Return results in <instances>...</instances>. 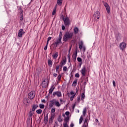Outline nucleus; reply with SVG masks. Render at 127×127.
Returning <instances> with one entry per match:
<instances>
[{
  "label": "nucleus",
  "instance_id": "49",
  "mask_svg": "<svg viewBox=\"0 0 127 127\" xmlns=\"http://www.w3.org/2000/svg\"><path fill=\"white\" fill-rule=\"evenodd\" d=\"M47 46H48V44H47V43L46 46L44 48L45 50H47Z\"/></svg>",
  "mask_w": 127,
  "mask_h": 127
},
{
  "label": "nucleus",
  "instance_id": "9",
  "mask_svg": "<svg viewBox=\"0 0 127 127\" xmlns=\"http://www.w3.org/2000/svg\"><path fill=\"white\" fill-rule=\"evenodd\" d=\"M50 102V103L49 105V108L50 109H51V108H52L53 106H54V104H55V103L56 102V99H54L51 100Z\"/></svg>",
  "mask_w": 127,
  "mask_h": 127
},
{
  "label": "nucleus",
  "instance_id": "51",
  "mask_svg": "<svg viewBox=\"0 0 127 127\" xmlns=\"http://www.w3.org/2000/svg\"><path fill=\"white\" fill-rule=\"evenodd\" d=\"M42 103H44V104H45V103H46V101H45V100L43 99L42 100Z\"/></svg>",
  "mask_w": 127,
  "mask_h": 127
},
{
  "label": "nucleus",
  "instance_id": "3",
  "mask_svg": "<svg viewBox=\"0 0 127 127\" xmlns=\"http://www.w3.org/2000/svg\"><path fill=\"white\" fill-rule=\"evenodd\" d=\"M78 92H79V90H78L77 89H76V93H75L73 91H71L69 93H68L67 95H68V97H69V96H70V95H72L70 98V100L73 101V100H74V98L75 96H76V94L77 93L78 94Z\"/></svg>",
  "mask_w": 127,
  "mask_h": 127
},
{
  "label": "nucleus",
  "instance_id": "18",
  "mask_svg": "<svg viewBox=\"0 0 127 127\" xmlns=\"http://www.w3.org/2000/svg\"><path fill=\"white\" fill-rule=\"evenodd\" d=\"M44 123L45 125H47V123H48V114H47L46 116H44Z\"/></svg>",
  "mask_w": 127,
  "mask_h": 127
},
{
  "label": "nucleus",
  "instance_id": "48",
  "mask_svg": "<svg viewBox=\"0 0 127 127\" xmlns=\"http://www.w3.org/2000/svg\"><path fill=\"white\" fill-rule=\"evenodd\" d=\"M58 70H59V65L56 66V71H58Z\"/></svg>",
  "mask_w": 127,
  "mask_h": 127
},
{
  "label": "nucleus",
  "instance_id": "63",
  "mask_svg": "<svg viewBox=\"0 0 127 127\" xmlns=\"http://www.w3.org/2000/svg\"><path fill=\"white\" fill-rule=\"evenodd\" d=\"M54 127H55V126H54Z\"/></svg>",
  "mask_w": 127,
  "mask_h": 127
},
{
  "label": "nucleus",
  "instance_id": "62",
  "mask_svg": "<svg viewBox=\"0 0 127 127\" xmlns=\"http://www.w3.org/2000/svg\"><path fill=\"white\" fill-rule=\"evenodd\" d=\"M68 62H70V59H68Z\"/></svg>",
  "mask_w": 127,
  "mask_h": 127
},
{
  "label": "nucleus",
  "instance_id": "25",
  "mask_svg": "<svg viewBox=\"0 0 127 127\" xmlns=\"http://www.w3.org/2000/svg\"><path fill=\"white\" fill-rule=\"evenodd\" d=\"M54 59H57L58 57V52H56L54 55H53Z\"/></svg>",
  "mask_w": 127,
  "mask_h": 127
},
{
  "label": "nucleus",
  "instance_id": "10",
  "mask_svg": "<svg viewBox=\"0 0 127 127\" xmlns=\"http://www.w3.org/2000/svg\"><path fill=\"white\" fill-rule=\"evenodd\" d=\"M104 4L106 8V10L108 13H110V12H111V8L110 7V5H109V4H108V3L107 2H104Z\"/></svg>",
  "mask_w": 127,
  "mask_h": 127
},
{
  "label": "nucleus",
  "instance_id": "6",
  "mask_svg": "<svg viewBox=\"0 0 127 127\" xmlns=\"http://www.w3.org/2000/svg\"><path fill=\"white\" fill-rule=\"evenodd\" d=\"M49 81L48 79H45L43 81V82L42 83V88H44V89L45 88H47V87H48V82Z\"/></svg>",
  "mask_w": 127,
  "mask_h": 127
},
{
  "label": "nucleus",
  "instance_id": "56",
  "mask_svg": "<svg viewBox=\"0 0 127 127\" xmlns=\"http://www.w3.org/2000/svg\"><path fill=\"white\" fill-rule=\"evenodd\" d=\"M67 57H68V59H70V55L68 54L67 56Z\"/></svg>",
  "mask_w": 127,
  "mask_h": 127
},
{
  "label": "nucleus",
  "instance_id": "47",
  "mask_svg": "<svg viewBox=\"0 0 127 127\" xmlns=\"http://www.w3.org/2000/svg\"><path fill=\"white\" fill-rule=\"evenodd\" d=\"M77 102H79L80 101H81V98H80V96H78L77 97Z\"/></svg>",
  "mask_w": 127,
  "mask_h": 127
},
{
  "label": "nucleus",
  "instance_id": "42",
  "mask_svg": "<svg viewBox=\"0 0 127 127\" xmlns=\"http://www.w3.org/2000/svg\"><path fill=\"white\" fill-rule=\"evenodd\" d=\"M75 77H76V78H79V77H80V74H79V73H76L75 74Z\"/></svg>",
  "mask_w": 127,
  "mask_h": 127
},
{
  "label": "nucleus",
  "instance_id": "16",
  "mask_svg": "<svg viewBox=\"0 0 127 127\" xmlns=\"http://www.w3.org/2000/svg\"><path fill=\"white\" fill-rule=\"evenodd\" d=\"M24 34V32L23 31V29H20L19 30V32L18 33V37H22V35H23Z\"/></svg>",
  "mask_w": 127,
  "mask_h": 127
},
{
  "label": "nucleus",
  "instance_id": "31",
  "mask_svg": "<svg viewBox=\"0 0 127 127\" xmlns=\"http://www.w3.org/2000/svg\"><path fill=\"white\" fill-rule=\"evenodd\" d=\"M37 114H40L42 113V110L38 109L36 111Z\"/></svg>",
  "mask_w": 127,
  "mask_h": 127
},
{
  "label": "nucleus",
  "instance_id": "23",
  "mask_svg": "<svg viewBox=\"0 0 127 127\" xmlns=\"http://www.w3.org/2000/svg\"><path fill=\"white\" fill-rule=\"evenodd\" d=\"M55 106H56V107H58L59 108V107H60V106H61V104H60V103H59V101L56 100V102L55 103Z\"/></svg>",
  "mask_w": 127,
  "mask_h": 127
},
{
  "label": "nucleus",
  "instance_id": "24",
  "mask_svg": "<svg viewBox=\"0 0 127 127\" xmlns=\"http://www.w3.org/2000/svg\"><path fill=\"white\" fill-rule=\"evenodd\" d=\"M33 114H34V113L33 112V111H32V110H31L28 115L30 118H32V116H33Z\"/></svg>",
  "mask_w": 127,
  "mask_h": 127
},
{
  "label": "nucleus",
  "instance_id": "26",
  "mask_svg": "<svg viewBox=\"0 0 127 127\" xmlns=\"http://www.w3.org/2000/svg\"><path fill=\"white\" fill-rule=\"evenodd\" d=\"M77 79H76L73 82V83L72 84V87H76V86L77 85Z\"/></svg>",
  "mask_w": 127,
  "mask_h": 127
},
{
  "label": "nucleus",
  "instance_id": "27",
  "mask_svg": "<svg viewBox=\"0 0 127 127\" xmlns=\"http://www.w3.org/2000/svg\"><path fill=\"white\" fill-rule=\"evenodd\" d=\"M54 90V88H53V87H52L50 88V89L49 90V94H50L51 95H52V93H53Z\"/></svg>",
  "mask_w": 127,
  "mask_h": 127
},
{
  "label": "nucleus",
  "instance_id": "41",
  "mask_svg": "<svg viewBox=\"0 0 127 127\" xmlns=\"http://www.w3.org/2000/svg\"><path fill=\"white\" fill-rule=\"evenodd\" d=\"M82 45H83V43H81V44H80L79 45V49H82L83 48Z\"/></svg>",
  "mask_w": 127,
  "mask_h": 127
},
{
  "label": "nucleus",
  "instance_id": "29",
  "mask_svg": "<svg viewBox=\"0 0 127 127\" xmlns=\"http://www.w3.org/2000/svg\"><path fill=\"white\" fill-rule=\"evenodd\" d=\"M57 3L59 5H62V0H57Z\"/></svg>",
  "mask_w": 127,
  "mask_h": 127
},
{
  "label": "nucleus",
  "instance_id": "28",
  "mask_svg": "<svg viewBox=\"0 0 127 127\" xmlns=\"http://www.w3.org/2000/svg\"><path fill=\"white\" fill-rule=\"evenodd\" d=\"M83 126H85L86 127H88V119L86 118L85 120L84 121Z\"/></svg>",
  "mask_w": 127,
  "mask_h": 127
},
{
  "label": "nucleus",
  "instance_id": "21",
  "mask_svg": "<svg viewBox=\"0 0 127 127\" xmlns=\"http://www.w3.org/2000/svg\"><path fill=\"white\" fill-rule=\"evenodd\" d=\"M77 53H78V51H76V53L73 54V55H72V58H73V61H75V60L77 58Z\"/></svg>",
  "mask_w": 127,
  "mask_h": 127
},
{
  "label": "nucleus",
  "instance_id": "13",
  "mask_svg": "<svg viewBox=\"0 0 127 127\" xmlns=\"http://www.w3.org/2000/svg\"><path fill=\"white\" fill-rule=\"evenodd\" d=\"M100 12L99 11H96L93 15V17L94 19H99L100 18Z\"/></svg>",
  "mask_w": 127,
  "mask_h": 127
},
{
  "label": "nucleus",
  "instance_id": "17",
  "mask_svg": "<svg viewBox=\"0 0 127 127\" xmlns=\"http://www.w3.org/2000/svg\"><path fill=\"white\" fill-rule=\"evenodd\" d=\"M38 108V105L36 104H33L32 106L31 110L32 112H35V110H36Z\"/></svg>",
  "mask_w": 127,
  "mask_h": 127
},
{
  "label": "nucleus",
  "instance_id": "11",
  "mask_svg": "<svg viewBox=\"0 0 127 127\" xmlns=\"http://www.w3.org/2000/svg\"><path fill=\"white\" fill-rule=\"evenodd\" d=\"M55 118V114H51V118L49 120V124L53 123V120Z\"/></svg>",
  "mask_w": 127,
  "mask_h": 127
},
{
  "label": "nucleus",
  "instance_id": "5",
  "mask_svg": "<svg viewBox=\"0 0 127 127\" xmlns=\"http://www.w3.org/2000/svg\"><path fill=\"white\" fill-rule=\"evenodd\" d=\"M68 123H69V117H65L64 119V123L63 124L64 127H69L68 125Z\"/></svg>",
  "mask_w": 127,
  "mask_h": 127
},
{
  "label": "nucleus",
  "instance_id": "46",
  "mask_svg": "<svg viewBox=\"0 0 127 127\" xmlns=\"http://www.w3.org/2000/svg\"><path fill=\"white\" fill-rule=\"evenodd\" d=\"M63 120L60 117L58 119V122H59L60 123H61V122H63Z\"/></svg>",
  "mask_w": 127,
  "mask_h": 127
},
{
  "label": "nucleus",
  "instance_id": "61",
  "mask_svg": "<svg viewBox=\"0 0 127 127\" xmlns=\"http://www.w3.org/2000/svg\"><path fill=\"white\" fill-rule=\"evenodd\" d=\"M63 116V117H65V114H64Z\"/></svg>",
  "mask_w": 127,
  "mask_h": 127
},
{
  "label": "nucleus",
  "instance_id": "35",
  "mask_svg": "<svg viewBox=\"0 0 127 127\" xmlns=\"http://www.w3.org/2000/svg\"><path fill=\"white\" fill-rule=\"evenodd\" d=\"M83 120H84V119L83 118V117L81 116L79 119V124H82V122H83Z\"/></svg>",
  "mask_w": 127,
  "mask_h": 127
},
{
  "label": "nucleus",
  "instance_id": "19",
  "mask_svg": "<svg viewBox=\"0 0 127 127\" xmlns=\"http://www.w3.org/2000/svg\"><path fill=\"white\" fill-rule=\"evenodd\" d=\"M81 73L82 76H85V75H86V67H83V68L81 69Z\"/></svg>",
  "mask_w": 127,
  "mask_h": 127
},
{
  "label": "nucleus",
  "instance_id": "30",
  "mask_svg": "<svg viewBox=\"0 0 127 127\" xmlns=\"http://www.w3.org/2000/svg\"><path fill=\"white\" fill-rule=\"evenodd\" d=\"M74 33H75V34H77V33L79 32V29H78V28H75L74 29Z\"/></svg>",
  "mask_w": 127,
  "mask_h": 127
},
{
  "label": "nucleus",
  "instance_id": "2",
  "mask_svg": "<svg viewBox=\"0 0 127 127\" xmlns=\"http://www.w3.org/2000/svg\"><path fill=\"white\" fill-rule=\"evenodd\" d=\"M62 39V32L60 33L59 38L57 39V41L55 43H53V45L55 46V47H57V46H59L60 44H61V40Z\"/></svg>",
  "mask_w": 127,
  "mask_h": 127
},
{
  "label": "nucleus",
  "instance_id": "53",
  "mask_svg": "<svg viewBox=\"0 0 127 127\" xmlns=\"http://www.w3.org/2000/svg\"><path fill=\"white\" fill-rule=\"evenodd\" d=\"M70 127H74V124L71 123V124H70Z\"/></svg>",
  "mask_w": 127,
  "mask_h": 127
},
{
  "label": "nucleus",
  "instance_id": "36",
  "mask_svg": "<svg viewBox=\"0 0 127 127\" xmlns=\"http://www.w3.org/2000/svg\"><path fill=\"white\" fill-rule=\"evenodd\" d=\"M85 98V93L83 92L81 94V100H84V98Z\"/></svg>",
  "mask_w": 127,
  "mask_h": 127
},
{
  "label": "nucleus",
  "instance_id": "22",
  "mask_svg": "<svg viewBox=\"0 0 127 127\" xmlns=\"http://www.w3.org/2000/svg\"><path fill=\"white\" fill-rule=\"evenodd\" d=\"M48 65L49 67H52V61H51V60H48Z\"/></svg>",
  "mask_w": 127,
  "mask_h": 127
},
{
  "label": "nucleus",
  "instance_id": "39",
  "mask_svg": "<svg viewBox=\"0 0 127 127\" xmlns=\"http://www.w3.org/2000/svg\"><path fill=\"white\" fill-rule=\"evenodd\" d=\"M51 113V114H55V108H52Z\"/></svg>",
  "mask_w": 127,
  "mask_h": 127
},
{
  "label": "nucleus",
  "instance_id": "34",
  "mask_svg": "<svg viewBox=\"0 0 127 127\" xmlns=\"http://www.w3.org/2000/svg\"><path fill=\"white\" fill-rule=\"evenodd\" d=\"M39 107H40V109H44V108H45V106L43 104H40Z\"/></svg>",
  "mask_w": 127,
  "mask_h": 127
},
{
  "label": "nucleus",
  "instance_id": "50",
  "mask_svg": "<svg viewBox=\"0 0 127 127\" xmlns=\"http://www.w3.org/2000/svg\"><path fill=\"white\" fill-rule=\"evenodd\" d=\"M113 86H114V87H116V82H115V81H113Z\"/></svg>",
  "mask_w": 127,
  "mask_h": 127
},
{
  "label": "nucleus",
  "instance_id": "37",
  "mask_svg": "<svg viewBox=\"0 0 127 127\" xmlns=\"http://www.w3.org/2000/svg\"><path fill=\"white\" fill-rule=\"evenodd\" d=\"M86 113H87V109L85 108L83 111V116H86Z\"/></svg>",
  "mask_w": 127,
  "mask_h": 127
},
{
  "label": "nucleus",
  "instance_id": "7",
  "mask_svg": "<svg viewBox=\"0 0 127 127\" xmlns=\"http://www.w3.org/2000/svg\"><path fill=\"white\" fill-rule=\"evenodd\" d=\"M63 20L65 25H66V26H69V25H70V20L69 19V18L66 17L65 19L63 18Z\"/></svg>",
  "mask_w": 127,
  "mask_h": 127
},
{
  "label": "nucleus",
  "instance_id": "40",
  "mask_svg": "<svg viewBox=\"0 0 127 127\" xmlns=\"http://www.w3.org/2000/svg\"><path fill=\"white\" fill-rule=\"evenodd\" d=\"M51 38H52L51 37H48V41H47V44H48L49 41H50V40H51Z\"/></svg>",
  "mask_w": 127,
  "mask_h": 127
},
{
  "label": "nucleus",
  "instance_id": "60",
  "mask_svg": "<svg viewBox=\"0 0 127 127\" xmlns=\"http://www.w3.org/2000/svg\"><path fill=\"white\" fill-rule=\"evenodd\" d=\"M84 51H85V47H83Z\"/></svg>",
  "mask_w": 127,
  "mask_h": 127
},
{
  "label": "nucleus",
  "instance_id": "57",
  "mask_svg": "<svg viewBox=\"0 0 127 127\" xmlns=\"http://www.w3.org/2000/svg\"><path fill=\"white\" fill-rule=\"evenodd\" d=\"M96 122H97V123H99V120H98L97 119H96Z\"/></svg>",
  "mask_w": 127,
  "mask_h": 127
},
{
  "label": "nucleus",
  "instance_id": "54",
  "mask_svg": "<svg viewBox=\"0 0 127 127\" xmlns=\"http://www.w3.org/2000/svg\"><path fill=\"white\" fill-rule=\"evenodd\" d=\"M76 106V105L75 104H73V105H72V109L74 110V109H75V106Z\"/></svg>",
  "mask_w": 127,
  "mask_h": 127
},
{
  "label": "nucleus",
  "instance_id": "52",
  "mask_svg": "<svg viewBox=\"0 0 127 127\" xmlns=\"http://www.w3.org/2000/svg\"><path fill=\"white\" fill-rule=\"evenodd\" d=\"M54 76H55V77H57V76H58V75L57 73H54Z\"/></svg>",
  "mask_w": 127,
  "mask_h": 127
},
{
  "label": "nucleus",
  "instance_id": "32",
  "mask_svg": "<svg viewBox=\"0 0 127 127\" xmlns=\"http://www.w3.org/2000/svg\"><path fill=\"white\" fill-rule=\"evenodd\" d=\"M62 77V75L59 74V75L58 76V82H60V80H61Z\"/></svg>",
  "mask_w": 127,
  "mask_h": 127
},
{
  "label": "nucleus",
  "instance_id": "15",
  "mask_svg": "<svg viewBox=\"0 0 127 127\" xmlns=\"http://www.w3.org/2000/svg\"><path fill=\"white\" fill-rule=\"evenodd\" d=\"M120 47L122 50H124V49L127 47V44L125 42H122L120 44Z\"/></svg>",
  "mask_w": 127,
  "mask_h": 127
},
{
  "label": "nucleus",
  "instance_id": "44",
  "mask_svg": "<svg viewBox=\"0 0 127 127\" xmlns=\"http://www.w3.org/2000/svg\"><path fill=\"white\" fill-rule=\"evenodd\" d=\"M72 49V45H71L70 47H69V51H68V54L70 55V52L71 51V49Z\"/></svg>",
  "mask_w": 127,
  "mask_h": 127
},
{
  "label": "nucleus",
  "instance_id": "55",
  "mask_svg": "<svg viewBox=\"0 0 127 127\" xmlns=\"http://www.w3.org/2000/svg\"><path fill=\"white\" fill-rule=\"evenodd\" d=\"M64 29H65V26H62V30H64Z\"/></svg>",
  "mask_w": 127,
  "mask_h": 127
},
{
  "label": "nucleus",
  "instance_id": "38",
  "mask_svg": "<svg viewBox=\"0 0 127 127\" xmlns=\"http://www.w3.org/2000/svg\"><path fill=\"white\" fill-rule=\"evenodd\" d=\"M65 116H67L66 118H69V115H70V112L69 111H67L65 113Z\"/></svg>",
  "mask_w": 127,
  "mask_h": 127
},
{
  "label": "nucleus",
  "instance_id": "4",
  "mask_svg": "<svg viewBox=\"0 0 127 127\" xmlns=\"http://www.w3.org/2000/svg\"><path fill=\"white\" fill-rule=\"evenodd\" d=\"M28 97L30 100H32L35 97V91H31L28 95Z\"/></svg>",
  "mask_w": 127,
  "mask_h": 127
},
{
  "label": "nucleus",
  "instance_id": "33",
  "mask_svg": "<svg viewBox=\"0 0 127 127\" xmlns=\"http://www.w3.org/2000/svg\"><path fill=\"white\" fill-rule=\"evenodd\" d=\"M56 14V8H54L52 12V15H55Z\"/></svg>",
  "mask_w": 127,
  "mask_h": 127
},
{
  "label": "nucleus",
  "instance_id": "45",
  "mask_svg": "<svg viewBox=\"0 0 127 127\" xmlns=\"http://www.w3.org/2000/svg\"><path fill=\"white\" fill-rule=\"evenodd\" d=\"M63 70H64V72H66V71H67V67H66V66H64V68H63Z\"/></svg>",
  "mask_w": 127,
  "mask_h": 127
},
{
  "label": "nucleus",
  "instance_id": "43",
  "mask_svg": "<svg viewBox=\"0 0 127 127\" xmlns=\"http://www.w3.org/2000/svg\"><path fill=\"white\" fill-rule=\"evenodd\" d=\"M77 61L78 62H82V59H81L80 58H77Z\"/></svg>",
  "mask_w": 127,
  "mask_h": 127
},
{
  "label": "nucleus",
  "instance_id": "1",
  "mask_svg": "<svg viewBox=\"0 0 127 127\" xmlns=\"http://www.w3.org/2000/svg\"><path fill=\"white\" fill-rule=\"evenodd\" d=\"M73 36V33H69L66 32L64 33L63 36V40L64 42H67L69 39H71Z\"/></svg>",
  "mask_w": 127,
  "mask_h": 127
},
{
  "label": "nucleus",
  "instance_id": "58",
  "mask_svg": "<svg viewBox=\"0 0 127 127\" xmlns=\"http://www.w3.org/2000/svg\"><path fill=\"white\" fill-rule=\"evenodd\" d=\"M88 127V126H85V125H83V126H82V127Z\"/></svg>",
  "mask_w": 127,
  "mask_h": 127
},
{
  "label": "nucleus",
  "instance_id": "8",
  "mask_svg": "<svg viewBox=\"0 0 127 127\" xmlns=\"http://www.w3.org/2000/svg\"><path fill=\"white\" fill-rule=\"evenodd\" d=\"M19 13H20V20H23V11L21 9V7L19 8Z\"/></svg>",
  "mask_w": 127,
  "mask_h": 127
},
{
  "label": "nucleus",
  "instance_id": "59",
  "mask_svg": "<svg viewBox=\"0 0 127 127\" xmlns=\"http://www.w3.org/2000/svg\"><path fill=\"white\" fill-rule=\"evenodd\" d=\"M60 100L61 102H62V101H63L62 99H60Z\"/></svg>",
  "mask_w": 127,
  "mask_h": 127
},
{
  "label": "nucleus",
  "instance_id": "14",
  "mask_svg": "<svg viewBox=\"0 0 127 127\" xmlns=\"http://www.w3.org/2000/svg\"><path fill=\"white\" fill-rule=\"evenodd\" d=\"M53 96L55 97V96H57V97H62V94L61 93V92L60 91H56L55 92H53Z\"/></svg>",
  "mask_w": 127,
  "mask_h": 127
},
{
  "label": "nucleus",
  "instance_id": "20",
  "mask_svg": "<svg viewBox=\"0 0 127 127\" xmlns=\"http://www.w3.org/2000/svg\"><path fill=\"white\" fill-rule=\"evenodd\" d=\"M29 103V100L27 98H25L23 100V104H24L26 106H28V104Z\"/></svg>",
  "mask_w": 127,
  "mask_h": 127
},
{
  "label": "nucleus",
  "instance_id": "12",
  "mask_svg": "<svg viewBox=\"0 0 127 127\" xmlns=\"http://www.w3.org/2000/svg\"><path fill=\"white\" fill-rule=\"evenodd\" d=\"M66 62H67V59L66 57L60 63V67H61V69L63 67V65L66 64Z\"/></svg>",
  "mask_w": 127,
  "mask_h": 127
}]
</instances>
